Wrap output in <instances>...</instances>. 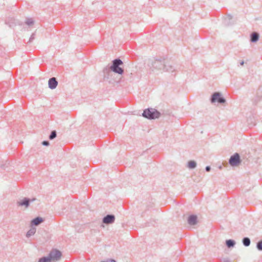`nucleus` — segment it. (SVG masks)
<instances>
[{"label":"nucleus","mask_w":262,"mask_h":262,"mask_svg":"<svg viewBox=\"0 0 262 262\" xmlns=\"http://www.w3.org/2000/svg\"><path fill=\"white\" fill-rule=\"evenodd\" d=\"M151 70L157 73H161L166 71L165 62L163 60H155L151 64Z\"/></svg>","instance_id":"obj_1"},{"label":"nucleus","mask_w":262,"mask_h":262,"mask_svg":"<svg viewBox=\"0 0 262 262\" xmlns=\"http://www.w3.org/2000/svg\"><path fill=\"white\" fill-rule=\"evenodd\" d=\"M143 116L148 119H154L158 118L160 116V113L154 108H148L144 111Z\"/></svg>","instance_id":"obj_2"},{"label":"nucleus","mask_w":262,"mask_h":262,"mask_svg":"<svg viewBox=\"0 0 262 262\" xmlns=\"http://www.w3.org/2000/svg\"><path fill=\"white\" fill-rule=\"evenodd\" d=\"M123 64L122 61L120 59L114 60L113 64L111 67V69L115 73L122 74L123 72V69L119 67V66Z\"/></svg>","instance_id":"obj_3"},{"label":"nucleus","mask_w":262,"mask_h":262,"mask_svg":"<svg viewBox=\"0 0 262 262\" xmlns=\"http://www.w3.org/2000/svg\"><path fill=\"white\" fill-rule=\"evenodd\" d=\"M229 163L233 166H237L240 163L239 156L238 154H235L229 160Z\"/></svg>","instance_id":"obj_4"},{"label":"nucleus","mask_w":262,"mask_h":262,"mask_svg":"<svg viewBox=\"0 0 262 262\" xmlns=\"http://www.w3.org/2000/svg\"><path fill=\"white\" fill-rule=\"evenodd\" d=\"M49 255L53 261H56L59 259L61 257V253L59 251L55 249L51 251Z\"/></svg>","instance_id":"obj_5"},{"label":"nucleus","mask_w":262,"mask_h":262,"mask_svg":"<svg viewBox=\"0 0 262 262\" xmlns=\"http://www.w3.org/2000/svg\"><path fill=\"white\" fill-rule=\"evenodd\" d=\"M211 101L212 102L217 101L220 103H223L225 102V99L220 97V93H215L213 94Z\"/></svg>","instance_id":"obj_6"},{"label":"nucleus","mask_w":262,"mask_h":262,"mask_svg":"<svg viewBox=\"0 0 262 262\" xmlns=\"http://www.w3.org/2000/svg\"><path fill=\"white\" fill-rule=\"evenodd\" d=\"M188 223L190 225H194L197 223V216L196 215H190L187 219Z\"/></svg>","instance_id":"obj_7"},{"label":"nucleus","mask_w":262,"mask_h":262,"mask_svg":"<svg viewBox=\"0 0 262 262\" xmlns=\"http://www.w3.org/2000/svg\"><path fill=\"white\" fill-rule=\"evenodd\" d=\"M49 86L50 89H55L57 85V81L55 78H52L49 79L48 82Z\"/></svg>","instance_id":"obj_8"},{"label":"nucleus","mask_w":262,"mask_h":262,"mask_svg":"<svg viewBox=\"0 0 262 262\" xmlns=\"http://www.w3.org/2000/svg\"><path fill=\"white\" fill-rule=\"evenodd\" d=\"M115 216L112 215H107L104 217L103 222L105 224H110L114 222Z\"/></svg>","instance_id":"obj_9"},{"label":"nucleus","mask_w":262,"mask_h":262,"mask_svg":"<svg viewBox=\"0 0 262 262\" xmlns=\"http://www.w3.org/2000/svg\"><path fill=\"white\" fill-rule=\"evenodd\" d=\"M53 260L51 259V257L49 255L47 257H45L41 258L39 259L38 262H52Z\"/></svg>","instance_id":"obj_10"},{"label":"nucleus","mask_w":262,"mask_h":262,"mask_svg":"<svg viewBox=\"0 0 262 262\" xmlns=\"http://www.w3.org/2000/svg\"><path fill=\"white\" fill-rule=\"evenodd\" d=\"M43 221L41 217H36L35 219L32 221V224L35 225H38L39 224L41 223Z\"/></svg>","instance_id":"obj_11"},{"label":"nucleus","mask_w":262,"mask_h":262,"mask_svg":"<svg viewBox=\"0 0 262 262\" xmlns=\"http://www.w3.org/2000/svg\"><path fill=\"white\" fill-rule=\"evenodd\" d=\"M29 201L28 200L25 199L24 200L21 202H19L18 203L19 206L25 205L26 207H27L29 206Z\"/></svg>","instance_id":"obj_12"},{"label":"nucleus","mask_w":262,"mask_h":262,"mask_svg":"<svg viewBox=\"0 0 262 262\" xmlns=\"http://www.w3.org/2000/svg\"><path fill=\"white\" fill-rule=\"evenodd\" d=\"M258 34L256 33H253L251 35V40L252 42H255L258 40Z\"/></svg>","instance_id":"obj_13"},{"label":"nucleus","mask_w":262,"mask_h":262,"mask_svg":"<svg viewBox=\"0 0 262 262\" xmlns=\"http://www.w3.org/2000/svg\"><path fill=\"white\" fill-rule=\"evenodd\" d=\"M196 165V162L194 161H190L188 163V166L191 169L195 168Z\"/></svg>","instance_id":"obj_14"},{"label":"nucleus","mask_w":262,"mask_h":262,"mask_svg":"<svg viewBox=\"0 0 262 262\" xmlns=\"http://www.w3.org/2000/svg\"><path fill=\"white\" fill-rule=\"evenodd\" d=\"M243 244L246 246H248L250 244V241L248 238H244L243 239Z\"/></svg>","instance_id":"obj_15"},{"label":"nucleus","mask_w":262,"mask_h":262,"mask_svg":"<svg viewBox=\"0 0 262 262\" xmlns=\"http://www.w3.org/2000/svg\"><path fill=\"white\" fill-rule=\"evenodd\" d=\"M36 230L35 228L31 229L27 234V236H30L32 235H33L35 233Z\"/></svg>","instance_id":"obj_16"},{"label":"nucleus","mask_w":262,"mask_h":262,"mask_svg":"<svg viewBox=\"0 0 262 262\" xmlns=\"http://www.w3.org/2000/svg\"><path fill=\"white\" fill-rule=\"evenodd\" d=\"M226 244H227V246L228 247H232V246H234V241H232L231 239H229V240H227L226 241Z\"/></svg>","instance_id":"obj_17"},{"label":"nucleus","mask_w":262,"mask_h":262,"mask_svg":"<svg viewBox=\"0 0 262 262\" xmlns=\"http://www.w3.org/2000/svg\"><path fill=\"white\" fill-rule=\"evenodd\" d=\"M257 248L259 250H262V241L257 243Z\"/></svg>","instance_id":"obj_18"},{"label":"nucleus","mask_w":262,"mask_h":262,"mask_svg":"<svg viewBox=\"0 0 262 262\" xmlns=\"http://www.w3.org/2000/svg\"><path fill=\"white\" fill-rule=\"evenodd\" d=\"M56 136V132L55 131H53L52 133H51V135L50 136V139H54V138H55V137Z\"/></svg>","instance_id":"obj_19"},{"label":"nucleus","mask_w":262,"mask_h":262,"mask_svg":"<svg viewBox=\"0 0 262 262\" xmlns=\"http://www.w3.org/2000/svg\"><path fill=\"white\" fill-rule=\"evenodd\" d=\"M42 144L45 145H48L49 144V143L47 141H43L42 142Z\"/></svg>","instance_id":"obj_20"},{"label":"nucleus","mask_w":262,"mask_h":262,"mask_svg":"<svg viewBox=\"0 0 262 262\" xmlns=\"http://www.w3.org/2000/svg\"><path fill=\"white\" fill-rule=\"evenodd\" d=\"M206 169L207 171H209L210 169V167L209 166H207Z\"/></svg>","instance_id":"obj_21"},{"label":"nucleus","mask_w":262,"mask_h":262,"mask_svg":"<svg viewBox=\"0 0 262 262\" xmlns=\"http://www.w3.org/2000/svg\"><path fill=\"white\" fill-rule=\"evenodd\" d=\"M27 24H28V25H30V24H32V21H31V22H30V21H27Z\"/></svg>","instance_id":"obj_22"},{"label":"nucleus","mask_w":262,"mask_h":262,"mask_svg":"<svg viewBox=\"0 0 262 262\" xmlns=\"http://www.w3.org/2000/svg\"><path fill=\"white\" fill-rule=\"evenodd\" d=\"M27 24H28V25H30V24H32V21H31V22H30V21H27Z\"/></svg>","instance_id":"obj_23"},{"label":"nucleus","mask_w":262,"mask_h":262,"mask_svg":"<svg viewBox=\"0 0 262 262\" xmlns=\"http://www.w3.org/2000/svg\"><path fill=\"white\" fill-rule=\"evenodd\" d=\"M243 64H244V62H243V61H242V62H241V65H243Z\"/></svg>","instance_id":"obj_24"}]
</instances>
